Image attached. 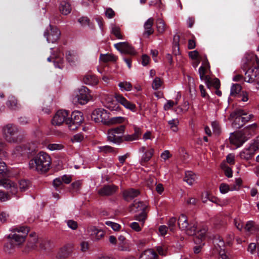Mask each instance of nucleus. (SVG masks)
Instances as JSON below:
<instances>
[{
	"label": "nucleus",
	"instance_id": "obj_1",
	"mask_svg": "<svg viewBox=\"0 0 259 259\" xmlns=\"http://www.w3.org/2000/svg\"><path fill=\"white\" fill-rule=\"evenodd\" d=\"M243 68L246 71L244 80L248 83H254L255 89L259 90V59L253 53L245 54L243 59Z\"/></svg>",
	"mask_w": 259,
	"mask_h": 259
},
{
	"label": "nucleus",
	"instance_id": "obj_2",
	"mask_svg": "<svg viewBox=\"0 0 259 259\" xmlns=\"http://www.w3.org/2000/svg\"><path fill=\"white\" fill-rule=\"evenodd\" d=\"M51 158L46 152L41 151L29 161V168L40 173L47 172L50 168Z\"/></svg>",
	"mask_w": 259,
	"mask_h": 259
},
{
	"label": "nucleus",
	"instance_id": "obj_3",
	"mask_svg": "<svg viewBox=\"0 0 259 259\" xmlns=\"http://www.w3.org/2000/svg\"><path fill=\"white\" fill-rule=\"evenodd\" d=\"M253 114L247 112L241 109H237L232 112L229 116L230 120L234 119L232 125L236 128H239L246 123L252 120Z\"/></svg>",
	"mask_w": 259,
	"mask_h": 259
},
{
	"label": "nucleus",
	"instance_id": "obj_4",
	"mask_svg": "<svg viewBox=\"0 0 259 259\" xmlns=\"http://www.w3.org/2000/svg\"><path fill=\"white\" fill-rule=\"evenodd\" d=\"M2 134L5 140L9 143H16L21 141L18 135L19 128L17 125L8 123L3 126Z\"/></svg>",
	"mask_w": 259,
	"mask_h": 259
},
{
	"label": "nucleus",
	"instance_id": "obj_5",
	"mask_svg": "<svg viewBox=\"0 0 259 259\" xmlns=\"http://www.w3.org/2000/svg\"><path fill=\"white\" fill-rule=\"evenodd\" d=\"M209 69V65L207 60L204 61L202 65L199 68V74L200 78L202 80H204L207 87L210 88L213 87L215 89H219L220 86V82L219 79L211 78L208 75H206L208 70Z\"/></svg>",
	"mask_w": 259,
	"mask_h": 259
},
{
	"label": "nucleus",
	"instance_id": "obj_6",
	"mask_svg": "<svg viewBox=\"0 0 259 259\" xmlns=\"http://www.w3.org/2000/svg\"><path fill=\"white\" fill-rule=\"evenodd\" d=\"M11 233L8 238L12 242H15L16 245L22 244L25 241V238L28 233V229L24 226H17L10 230Z\"/></svg>",
	"mask_w": 259,
	"mask_h": 259
},
{
	"label": "nucleus",
	"instance_id": "obj_7",
	"mask_svg": "<svg viewBox=\"0 0 259 259\" xmlns=\"http://www.w3.org/2000/svg\"><path fill=\"white\" fill-rule=\"evenodd\" d=\"M91 96L90 94L88 89L85 87H81L75 93L72 98L74 104L84 105L90 100Z\"/></svg>",
	"mask_w": 259,
	"mask_h": 259
},
{
	"label": "nucleus",
	"instance_id": "obj_8",
	"mask_svg": "<svg viewBox=\"0 0 259 259\" xmlns=\"http://www.w3.org/2000/svg\"><path fill=\"white\" fill-rule=\"evenodd\" d=\"M178 224L180 229L184 231L188 235L192 236L195 233L196 224L189 223L187 218L185 214H181L179 218Z\"/></svg>",
	"mask_w": 259,
	"mask_h": 259
},
{
	"label": "nucleus",
	"instance_id": "obj_9",
	"mask_svg": "<svg viewBox=\"0 0 259 259\" xmlns=\"http://www.w3.org/2000/svg\"><path fill=\"white\" fill-rule=\"evenodd\" d=\"M125 129L124 125H120L114 128H111L108 132V140L116 144H119L122 141V135Z\"/></svg>",
	"mask_w": 259,
	"mask_h": 259
},
{
	"label": "nucleus",
	"instance_id": "obj_10",
	"mask_svg": "<svg viewBox=\"0 0 259 259\" xmlns=\"http://www.w3.org/2000/svg\"><path fill=\"white\" fill-rule=\"evenodd\" d=\"M92 118L96 122H102L105 124H108L109 122V116L107 111L101 108L95 110L92 114Z\"/></svg>",
	"mask_w": 259,
	"mask_h": 259
},
{
	"label": "nucleus",
	"instance_id": "obj_11",
	"mask_svg": "<svg viewBox=\"0 0 259 259\" xmlns=\"http://www.w3.org/2000/svg\"><path fill=\"white\" fill-rule=\"evenodd\" d=\"M60 31L55 26L49 25V28L44 32V36L48 42L55 43L60 38Z\"/></svg>",
	"mask_w": 259,
	"mask_h": 259
},
{
	"label": "nucleus",
	"instance_id": "obj_12",
	"mask_svg": "<svg viewBox=\"0 0 259 259\" xmlns=\"http://www.w3.org/2000/svg\"><path fill=\"white\" fill-rule=\"evenodd\" d=\"M63 53L60 49H57L51 56L47 58L48 62L53 61L56 68L62 69L64 67Z\"/></svg>",
	"mask_w": 259,
	"mask_h": 259
},
{
	"label": "nucleus",
	"instance_id": "obj_13",
	"mask_svg": "<svg viewBox=\"0 0 259 259\" xmlns=\"http://www.w3.org/2000/svg\"><path fill=\"white\" fill-rule=\"evenodd\" d=\"M68 112L66 110H60L58 111L52 119V124L60 125L65 122L68 124L69 121V118L68 117Z\"/></svg>",
	"mask_w": 259,
	"mask_h": 259
},
{
	"label": "nucleus",
	"instance_id": "obj_14",
	"mask_svg": "<svg viewBox=\"0 0 259 259\" xmlns=\"http://www.w3.org/2000/svg\"><path fill=\"white\" fill-rule=\"evenodd\" d=\"M32 151L29 144H22L16 146L11 152L13 158H17L21 156L27 155Z\"/></svg>",
	"mask_w": 259,
	"mask_h": 259
},
{
	"label": "nucleus",
	"instance_id": "obj_15",
	"mask_svg": "<svg viewBox=\"0 0 259 259\" xmlns=\"http://www.w3.org/2000/svg\"><path fill=\"white\" fill-rule=\"evenodd\" d=\"M214 249L218 252L222 259H229L226 255L225 250V243L223 240L220 237H215L213 241Z\"/></svg>",
	"mask_w": 259,
	"mask_h": 259
},
{
	"label": "nucleus",
	"instance_id": "obj_16",
	"mask_svg": "<svg viewBox=\"0 0 259 259\" xmlns=\"http://www.w3.org/2000/svg\"><path fill=\"white\" fill-rule=\"evenodd\" d=\"M114 47L122 54L135 55L136 51L134 48L126 42H120L114 44Z\"/></svg>",
	"mask_w": 259,
	"mask_h": 259
},
{
	"label": "nucleus",
	"instance_id": "obj_17",
	"mask_svg": "<svg viewBox=\"0 0 259 259\" xmlns=\"http://www.w3.org/2000/svg\"><path fill=\"white\" fill-rule=\"evenodd\" d=\"M229 139L230 143L234 145L235 146V148L236 149L241 146L247 139L242 133H237L232 134Z\"/></svg>",
	"mask_w": 259,
	"mask_h": 259
},
{
	"label": "nucleus",
	"instance_id": "obj_18",
	"mask_svg": "<svg viewBox=\"0 0 259 259\" xmlns=\"http://www.w3.org/2000/svg\"><path fill=\"white\" fill-rule=\"evenodd\" d=\"M116 100L122 105L125 108L133 112H136L137 107L135 104L126 100L122 95L116 94L115 95Z\"/></svg>",
	"mask_w": 259,
	"mask_h": 259
},
{
	"label": "nucleus",
	"instance_id": "obj_19",
	"mask_svg": "<svg viewBox=\"0 0 259 259\" xmlns=\"http://www.w3.org/2000/svg\"><path fill=\"white\" fill-rule=\"evenodd\" d=\"M0 186L3 187L9 191L13 195H15L18 192L16 184L9 179L2 178L0 179Z\"/></svg>",
	"mask_w": 259,
	"mask_h": 259
},
{
	"label": "nucleus",
	"instance_id": "obj_20",
	"mask_svg": "<svg viewBox=\"0 0 259 259\" xmlns=\"http://www.w3.org/2000/svg\"><path fill=\"white\" fill-rule=\"evenodd\" d=\"M139 152L143 153L141 159V162L142 163L150 160L153 155L154 150L152 148L147 149L146 147L143 146L139 149Z\"/></svg>",
	"mask_w": 259,
	"mask_h": 259
},
{
	"label": "nucleus",
	"instance_id": "obj_21",
	"mask_svg": "<svg viewBox=\"0 0 259 259\" xmlns=\"http://www.w3.org/2000/svg\"><path fill=\"white\" fill-rule=\"evenodd\" d=\"M83 118L82 114L81 112L75 111L72 112L71 116V119H69L68 124H73L75 125V128L77 127L83 121Z\"/></svg>",
	"mask_w": 259,
	"mask_h": 259
},
{
	"label": "nucleus",
	"instance_id": "obj_22",
	"mask_svg": "<svg viewBox=\"0 0 259 259\" xmlns=\"http://www.w3.org/2000/svg\"><path fill=\"white\" fill-rule=\"evenodd\" d=\"M87 231L95 240H99L104 235V233L102 230H99L94 226L89 227Z\"/></svg>",
	"mask_w": 259,
	"mask_h": 259
},
{
	"label": "nucleus",
	"instance_id": "obj_23",
	"mask_svg": "<svg viewBox=\"0 0 259 259\" xmlns=\"http://www.w3.org/2000/svg\"><path fill=\"white\" fill-rule=\"evenodd\" d=\"M134 134L131 135H126L124 136L123 138L125 141L132 142L139 139L142 134L141 129L139 127L134 126Z\"/></svg>",
	"mask_w": 259,
	"mask_h": 259
},
{
	"label": "nucleus",
	"instance_id": "obj_24",
	"mask_svg": "<svg viewBox=\"0 0 259 259\" xmlns=\"http://www.w3.org/2000/svg\"><path fill=\"white\" fill-rule=\"evenodd\" d=\"M117 187L115 185H106L100 189L98 193L101 196H109L113 194L117 190Z\"/></svg>",
	"mask_w": 259,
	"mask_h": 259
},
{
	"label": "nucleus",
	"instance_id": "obj_25",
	"mask_svg": "<svg viewBox=\"0 0 259 259\" xmlns=\"http://www.w3.org/2000/svg\"><path fill=\"white\" fill-rule=\"evenodd\" d=\"M140 194V192L137 189L131 188L124 191L123 193L124 198L126 201H130L137 197Z\"/></svg>",
	"mask_w": 259,
	"mask_h": 259
},
{
	"label": "nucleus",
	"instance_id": "obj_26",
	"mask_svg": "<svg viewBox=\"0 0 259 259\" xmlns=\"http://www.w3.org/2000/svg\"><path fill=\"white\" fill-rule=\"evenodd\" d=\"M66 59L71 64H74L79 60L78 54L74 51H68L66 52Z\"/></svg>",
	"mask_w": 259,
	"mask_h": 259
},
{
	"label": "nucleus",
	"instance_id": "obj_27",
	"mask_svg": "<svg viewBox=\"0 0 259 259\" xmlns=\"http://www.w3.org/2000/svg\"><path fill=\"white\" fill-rule=\"evenodd\" d=\"M139 259H158V256L153 250L150 249L143 251Z\"/></svg>",
	"mask_w": 259,
	"mask_h": 259
},
{
	"label": "nucleus",
	"instance_id": "obj_28",
	"mask_svg": "<svg viewBox=\"0 0 259 259\" xmlns=\"http://www.w3.org/2000/svg\"><path fill=\"white\" fill-rule=\"evenodd\" d=\"M38 240L36 237H31L29 239L26 246L25 252H29L31 250H38Z\"/></svg>",
	"mask_w": 259,
	"mask_h": 259
},
{
	"label": "nucleus",
	"instance_id": "obj_29",
	"mask_svg": "<svg viewBox=\"0 0 259 259\" xmlns=\"http://www.w3.org/2000/svg\"><path fill=\"white\" fill-rule=\"evenodd\" d=\"M147 207V204L146 202L143 201H135L134 203L131 208V211H145L146 208Z\"/></svg>",
	"mask_w": 259,
	"mask_h": 259
},
{
	"label": "nucleus",
	"instance_id": "obj_30",
	"mask_svg": "<svg viewBox=\"0 0 259 259\" xmlns=\"http://www.w3.org/2000/svg\"><path fill=\"white\" fill-rule=\"evenodd\" d=\"M83 82L86 84L95 85L98 82L97 77L94 74H88L84 76L83 79Z\"/></svg>",
	"mask_w": 259,
	"mask_h": 259
},
{
	"label": "nucleus",
	"instance_id": "obj_31",
	"mask_svg": "<svg viewBox=\"0 0 259 259\" xmlns=\"http://www.w3.org/2000/svg\"><path fill=\"white\" fill-rule=\"evenodd\" d=\"M196 230V228H195V233L193 235H195L196 237L195 242L196 243H200L204 240L207 230L205 228H202L197 232Z\"/></svg>",
	"mask_w": 259,
	"mask_h": 259
},
{
	"label": "nucleus",
	"instance_id": "obj_32",
	"mask_svg": "<svg viewBox=\"0 0 259 259\" xmlns=\"http://www.w3.org/2000/svg\"><path fill=\"white\" fill-rule=\"evenodd\" d=\"M59 11L64 15H67L71 12V7L70 4L66 1H62L59 6Z\"/></svg>",
	"mask_w": 259,
	"mask_h": 259
},
{
	"label": "nucleus",
	"instance_id": "obj_33",
	"mask_svg": "<svg viewBox=\"0 0 259 259\" xmlns=\"http://www.w3.org/2000/svg\"><path fill=\"white\" fill-rule=\"evenodd\" d=\"M197 179L196 175L191 171H186L184 180L188 185H192L194 184Z\"/></svg>",
	"mask_w": 259,
	"mask_h": 259
},
{
	"label": "nucleus",
	"instance_id": "obj_34",
	"mask_svg": "<svg viewBox=\"0 0 259 259\" xmlns=\"http://www.w3.org/2000/svg\"><path fill=\"white\" fill-rule=\"evenodd\" d=\"M116 60V57L112 54H101L99 57V61L102 63L115 62Z\"/></svg>",
	"mask_w": 259,
	"mask_h": 259
},
{
	"label": "nucleus",
	"instance_id": "obj_35",
	"mask_svg": "<svg viewBox=\"0 0 259 259\" xmlns=\"http://www.w3.org/2000/svg\"><path fill=\"white\" fill-rule=\"evenodd\" d=\"M153 22V18H150L144 23V27L145 29V33L148 36L153 33V29L152 28Z\"/></svg>",
	"mask_w": 259,
	"mask_h": 259
},
{
	"label": "nucleus",
	"instance_id": "obj_36",
	"mask_svg": "<svg viewBox=\"0 0 259 259\" xmlns=\"http://www.w3.org/2000/svg\"><path fill=\"white\" fill-rule=\"evenodd\" d=\"M254 153V151L249 147L243 150L239 155L241 159L248 160L253 156Z\"/></svg>",
	"mask_w": 259,
	"mask_h": 259
},
{
	"label": "nucleus",
	"instance_id": "obj_37",
	"mask_svg": "<svg viewBox=\"0 0 259 259\" xmlns=\"http://www.w3.org/2000/svg\"><path fill=\"white\" fill-rule=\"evenodd\" d=\"M7 105L10 109L15 110L19 107V105L17 103L16 98L13 96H10L7 102Z\"/></svg>",
	"mask_w": 259,
	"mask_h": 259
},
{
	"label": "nucleus",
	"instance_id": "obj_38",
	"mask_svg": "<svg viewBox=\"0 0 259 259\" xmlns=\"http://www.w3.org/2000/svg\"><path fill=\"white\" fill-rule=\"evenodd\" d=\"M10 172L8 169L6 164L4 162L0 161V177H9Z\"/></svg>",
	"mask_w": 259,
	"mask_h": 259
},
{
	"label": "nucleus",
	"instance_id": "obj_39",
	"mask_svg": "<svg viewBox=\"0 0 259 259\" xmlns=\"http://www.w3.org/2000/svg\"><path fill=\"white\" fill-rule=\"evenodd\" d=\"M156 28L158 32L160 33H162L164 32L166 29V25L163 19L158 18L156 21Z\"/></svg>",
	"mask_w": 259,
	"mask_h": 259
},
{
	"label": "nucleus",
	"instance_id": "obj_40",
	"mask_svg": "<svg viewBox=\"0 0 259 259\" xmlns=\"http://www.w3.org/2000/svg\"><path fill=\"white\" fill-rule=\"evenodd\" d=\"M70 255V252L66 248H62L58 252L56 257L58 259H65Z\"/></svg>",
	"mask_w": 259,
	"mask_h": 259
},
{
	"label": "nucleus",
	"instance_id": "obj_41",
	"mask_svg": "<svg viewBox=\"0 0 259 259\" xmlns=\"http://www.w3.org/2000/svg\"><path fill=\"white\" fill-rule=\"evenodd\" d=\"M110 27L111 29V33L115 35V36L118 38L121 39H122V36L120 31V28L118 26H116L115 24H111Z\"/></svg>",
	"mask_w": 259,
	"mask_h": 259
},
{
	"label": "nucleus",
	"instance_id": "obj_42",
	"mask_svg": "<svg viewBox=\"0 0 259 259\" xmlns=\"http://www.w3.org/2000/svg\"><path fill=\"white\" fill-rule=\"evenodd\" d=\"M118 87L122 92L130 91L132 89V85L131 83L126 81L120 82L118 83Z\"/></svg>",
	"mask_w": 259,
	"mask_h": 259
},
{
	"label": "nucleus",
	"instance_id": "obj_43",
	"mask_svg": "<svg viewBox=\"0 0 259 259\" xmlns=\"http://www.w3.org/2000/svg\"><path fill=\"white\" fill-rule=\"evenodd\" d=\"M168 123L170 126V129L174 132H177L178 131V125L179 123L178 119H172L168 121Z\"/></svg>",
	"mask_w": 259,
	"mask_h": 259
},
{
	"label": "nucleus",
	"instance_id": "obj_44",
	"mask_svg": "<svg viewBox=\"0 0 259 259\" xmlns=\"http://www.w3.org/2000/svg\"><path fill=\"white\" fill-rule=\"evenodd\" d=\"M126 120V118L124 117L121 116H117L112 117L109 118V124H116V123H121L125 122Z\"/></svg>",
	"mask_w": 259,
	"mask_h": 259
},
{
	"label": "nucleus",
	"instance_id": "obj_45",
	"mask_svg": "<svg viewBox=\"0 0 259 259\" xmlns=\"http://www.w3.org/2000/svg\"><path fill=\"white\" fill-rule=\"evenodd\" d=\"M38 245H39V248L38 250H47L50 246V242L46 240H40L38 241Z\"/></svg>",
	"mask_w": 259,
	"mask_h": 259
},
{
	"label": "nucleus",
	"instance_id": "obj_46",
	"mask_svg": "<svg viewBox=\"0 0 259 259\" xmlns=\"http://www.w3.org/2000/svg\"><path fill=\"white\" fill-rule=\"evenodd\" d=\"M64 147V145L61 143L49 144L47 146V148L51 151L60 150Z\"/></svg>",
	"mask_w": 259,
	"mask_h": 259
},
{
	"label": "nucleus",
	"instance_id": "obj_47",
	"mask_svg": "<svg viewBox=\"0 0 259 259\" xmlns=\"http://www.w3.org/2000/svg\"><path fill=\"white\" fill-rule=\"evenodd\" d=\"M5 146L6 144L2 140H0V158L6 159L8 156V153L5 150Z\"/></svg>",
	"mask_w": 259,
	"mask_h": 259
},
{
	"label": "nucleus",
	"instance_id": "obj_48",
	"mask_svg": "<svg viewBox=\"0 0 259 259\" xmlns=\"http://www.w3.org/2000/svg\"><path fill=\"white\" fill-rule=\"evenodd\" d=\"M19 185L20 190L21 191H25L28 189L30 183L28 181L22 180L19 181Z\"/></svg>",
	"mask_w": 259,
	"mask_h": 259
},
{
	"label": "nucleus",
	"instance_id": "obj_49",
	"mask_svg": "<svg viewBox=\"0 0 259 259\" xmlns=\"http://www.w3.org/2000/svg\"><path fill=\"white\" fill-rule=\"evenodd\" d=\"M241 87L239 84H234L232 86L231 88V92H230V95L233 96H236L241 91Z\"/></svg>",
	"mask_w": 259,
	"mask_h": 259
},
{
	"label": "nucleus",
	"instance_id": "obj_50",
	"mask_svg": "<svg viewBox=\"0 0 259 259\" xmlns=\"http://www.w3.org/2000/svg\"><path fill=\"white\" fill-rule=\"evenodd\" d=\"M146 217L147 215L146 212L143 211L141 212L140 214L135 215V218L137 221H138L141 223L142 226H143L146 219Z\"/></svg>",
	"mask_w": 259,
	"mask_h": 259
},
{
	"label": "nucleus",
	"instance_id": "obj_51",
	"mask_svg": "<svg viewBox=\"0 0 259 259\" xmlns=\"http://www.w3.org/2000/svg\"><path fill=\"white\" fill-rule=\"evenodd\" d=\"M118 248L121 251H128L130 249L128 243L126 241L122 242H118Z\"/></svg>",
	"mask_w": 259,
	"mask_h": 259
},
{
	"label": "nucleus",
	"instance_id": "obj_52",
	"mask_svg": "<svg viewBox=\"0 0 259 259\" xmlns=\"http://www.w3.org/2000/svg\"><path fill=\"white\" fill-rule=\"evenodd\" d=\"M231 186L225 183H222L220 186V191L222 194H226L231 191Z\"/></svg>",
	"mask_w": 259,
	"mask_h": 259
},
{
	"label": "nucleus",
	"instance_id": "obj_53",
	"mask_svg": "<svg viewBox=\"0 0 259 259\" xmlns=\"http://www.w3.org/2000/svg\"><path fill=\"white\" fill-rule=\"evenodd\" d=\"M105 224L108 226L110 227L114 231H118L120 228V226L116 223L110 221H107Z\"/></svg>",
	"mask_w": 259,
	"mask_h": 259
},
{
	"label": "nucleus",
	"instance_id": "obj_54",
	"mask_svg": "<svg viewBox=\"0 0 259 259\" xmlns=\"http://www.w3.org/2000/svg\"><path fill=\"white\" fill-rule=\"evenodd\" d=\"M162 83V82L160 78L159 77H156L153 80L152 83V88L155 90H158L161 86Z\"/></svg>",
	"mask_w": 259,
	"mask_h": 259
},
{
	"label": "nucleus",
	"instance_id": "obj_55",
	"mask_svg": "<svg viewBox=\"0 0 259 259\" xmlns=\"http://www.w3.org/2000/svg\"><path fill=\"white\" fill-rule=\"evenodd\" d=\"M78 22L83 27L90 26V19L87 17H81L78 19Z\"/></svg>",
	"mask_w": 259,
	"mask_h": 259
},
{
	"label": "nucleus",
	"instance_id": "obj_56",
	"mask_svg": "<svg viewBox=\"0 0 259 259\" xmlns=\"http://www.w3.org/2000/svg\"><path fill=\"white\" fill-rule=\"evenodd\" d=\"M84 139V136L81 133L77 134L74 135L71 139L72 142H81Z\"/></svg>",
	"mask_w": 259,
	"mask_h": 259
},
{
	"label": "nucleus",
	"instance_id": "obj_57",
	"mask_svg": "<svg viewBox=\"0 0 259 259\" xmlns=\"http://www.w3.org/2000/svg\"><path fill=\"white\" fill-rule=\"evenodd\" d=\"M177 219L175 218H170L168 222V227L171 231H174L176 227Z\"/></svg>",
	"mask_w": 259,
	"mask_h": 259
},
{
	"label": "nucleus",
	"instance_id": "obj_58",
	"mask_svg": "<svg viewBox=\"0 0 259 259\" xmlns=\"http://www.w3.org/2000/svg\"><path fill=\"white\" fill-rule=\"evenodd\" d=\"M65 222L66 223L67 226L72 230H74L77 228L78 224L76 222L69 220L66 221Z\"/></svg>",
	"mask_w": 259,
	"mask_h": 259
},
{
	"label": "nucleus",
	"instance_id": "obj_59",
	"mask_svg": "<svg viewBox=\"0 0 259 259\" xmlns=\"http://www.w3.org/2000/svg\"><path fill=\"white\" fill-rule=\"evenodd\" d=\"M242 183V180L240 179H236L235 183L233 185H231V191L238 190L239 189Z\"/></svg>",
	"mask_w": 259,
	"mask_h": 259
},
{
	"label": "nucleus",
	"instance_id": "obj_60",
	"mask_svg": "<svg viewBox=\"0 0 259 259\" xmlns=\"http://www.w3.org/2000/svg\"><path fill=\"white\" fill-rule=\"evenodd\" d=\"M254 152L259 149V136L254 140L253 143L249 146Z\"/></svg>",
	"mask_w": 259,
	"mask_h": 259
},
{
	"label": "nucleus",
	"instance_id": "obj_61",
	"mask_svg": "<svg viewBox=\"0 0 259 259\" xmlns=\"http://www.w3.org/2000/svg\"><path fill=\"white\" fill-rule=\"evenodd\" d=\"M156 250L159 254L165 256L166 255L167 248L165 246H158L156 247Z\"/></svg>",
	"mask_w": 259,
	"mask_h": 259
},
{
	"label": "nucleus",
	"instance_id": "obj_62",
	"mask_svg": "<svg viewBox=\"0 0 259 259\" xmlns=\"http://www.w3.org/2000/svg\"><path fill=\"white\" fill-rule=\"evenodd\" d=\"M53 185L56 190H58L60 187H62V181L60 178L55 179L53 181Z\"/></svg>",
	"mask_w": 259,
	"mask_h": 259
},
{
	"label": "nucleus",
	"instance_id": "obj_63",
	"mask_svg": "<svg viewBox=\"0 0 259 259\" xmlns=\"http://www.w3.org/2000/svg\"><path fill=\"white\" fill-rule=\"evenodd\" d=\"M177 102H174L171 100H168L167 102L164 105L163 108L165 110H168L175 105L177 104Z\"/></svg>",
	"mask_w": 259,
	"mask_h": 259
},
{
	"label": "nucleus",
	"instance_id": "obj_64",
	"mask_svg": "<svg viewBox=\"0 0 259 259\" xmlns=\"http://www.w3.org/2000/svg\"><path fill=\"white\" fill-rule=\"evenodd\" d=\"M234 224L235 225L237 229H238L239 230H241L242 229L243 225L240 219L238 218H235L234 220Z\"/></svg>",
	"mask_w": 259,
	"mask_h": 259
}]
</instances>
